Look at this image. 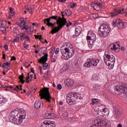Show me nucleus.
<instances>
[{
	"instance_id": "a19ab883",
	"label": "nucleus",
	"mask_w": 127,
	"mask_h": 127,
	"mask_svg": "<svg viewBox=\"0 0 127 127\" xmlns=\"http://www.w3.org/2000/svg\"><path fill=\"white\" fill-rule=\"evenodd\" d=\"M56 59H57L56 57L52 56L51 59L52 62L54 63L56 62Z\"/></svg>"
},
{
	"instance_id": "4468645a",
	"label": "nucleus",
	"mask_w": 127,
	"mask_h": 127,
	"mask_svg": "<svg viewBox=\"0 0 127 127\" xmlns=\"http://www.w3.org/2000/svg\"><path fill=\"white\" fill-rule=\"evenodd\" d=\"M66 87H71L74 85V80L71 79H67L64 80Z\"/></svg>"
},
{
	"instance_id": "603ef678",
	"label": "nucleus",
	"mask_w": 127,
	"mask_h": 127,
	"mask_svg": "<svg viewBox=\"0 0 127 127\" xmlns=\"http://www.w3.org/2000/svg\"><path fill=\"white\" fill-rule=\"evenodd\" d=\"M107 107H104L102 110H101V111H102V112H103V113H106L107 111Z\"/></svg>"
},
{
	"instance_id": "f257e3e1",
	"label": "nucleus",
	"mask_w": 127,
	"mask_h": 127,
	"mask_svg": "<svg viewBox=\"0 0 127 127\" xmlns=\"http://www.w3.org/2000/svg\"><path fill=\"white\" fill-rule=\"evenodd\" d=\"M65 11L62 12V15L63 16L62 18L60 17H58V20L57 21V23L58 25V27H55V28H53L51 31L52 34H54V33H57L58 31L61 29L64 26L66 25V23H67V20L65 18L64 16H66Z\"/></svg>"
},
{
	"instance_id": "3c124183",
	"label": "nucleus",
	"mask_w": 127,
	"mask_h": 127,
	"mask_svg": "<svg viewBox=\"0 0 127 127\" xmlns=\"http://www.w3.org/2000/svg\"><path fill=\"white\" fill-rule=\"evenodd\" d=\"M24 65H25V66H26V67H27V68H28V67H29V66H30V64H28V63H27V62H25L24 63Z\"/></svg>"
},
{
	"instance_id": "473e14b6",
	"label": "nucleus",
	"mask_w": 127,
	"mask_h": 127,
	"mask_svg": "<svg viewBox=\"0 0 127 127\" xmlns=\"http://www.w3.org/2000/svg\"><path fill=\"white\" fill-rule=\"evenodd\" d=\"M69 116V113L67 112H64L63 115V118L66 120V119H67V118H68V116Z\"/></svg>"
},
{
	"instance_id": "37998d69",
	"label": "nucleus",
	"mask_w": 127,
	"mask_h": 127,
	"mask_svg": "<svg viewBox=\"0 0 127 127\" xmlns=\"http://www.w3.org/2000/svg\"><path fill=\"white\" fill-rule=\"evenodd\" d=\"M86 39L87 40H88V41H89V40H92V38L90 37V34H87Z\"/></svg>"
},
{
	"instance_id": "338daca9",
	"label": "nucleus",
	"mask_w": 127,
	"mask_h": 127,
	"mask_svg": "<svg viewBox=\"0 0 127 127\" xmlns=\"http://www.w3.org/2000/svg\"><path fill=\"white\" fill-rule=\"evenodd\" d=\"M102 5H103V3L98 2V5L97 6H102Z\"/></svg>"
},
{
	"instance_id": "b1692460",
	"label": "nucleus",
	"mask_w": 127,
	"mask_h": 127,
	"mask_svg": "<svg viewBox=\"0 0 127 127\" xmlns=\"http://www.w3.org/2000/svg\"><path fill=\"white\" fill-rule=\"evenodd\" d=\"M2 68H4V67H10V63L7 62L6 63H4L1 65Z\"/></svg>"
},
{
	"instance_id": "423d86ee",
	"label": "nucleus",
	"mask_w": 127,
	"mask_h": 127,
	"mask_svg": "<svg viewBox=\"0 0 127 127\" xmlns=\"http://www.w3.org/2000/svg\"><path fill=\"white\" fill-rule=\"evenodd\" d=\"M108 120L105 118H99L94 121V126L99 127H106L108 125Z\"/></svg>"
},
{
	"instance_id": "20e7f679",
	"label": "nucleus",
	"mask_w": 127,
	"mask_h": 127,
	"mask_svg": "<svg viewBox=\"0 0 127 127\" xmlns=\"http://www.w3.org/2000/svg\"><path fill=\"white\" fill-rule=\"evenodd\" d=\"M40 93L41 100L45 99V100H46L47 102L51 103L52 97L50 95V92H49V88L46 87L44 89L41 90Z\"/></svg>"
},
{
	"instance_id": "f03ea898",
	"label": "nucleus",
	"mask_w": 127,
	"mask_h": 127,
	"mask_svg": "<svg viewBox=\"0 0 127 127\" xmlns=\"http://www.w3.org/2000/svg\"><path fill=\"white\" fill-rule=\"evenodd\" d=\"M61 52L62 54L67 53L68 57L71 58L75 54V50L72 47V45L70 47L69 44L64 43L61 48Z\"/></svg>"
},
{
	"instance_id": "0e129e2a",
	"label": "nucleus",
	"mask_w": 127,
	"mask_h": 127,
	"mask_svg": "<svg viewBox=\"0 0 127 127\" xmlns=\"http://www.w3.org/2000/svg\"><path fill=\"white\" fill-rule=\"evenodd\" d=\"M60 2H65L66 0H58Z\"/></svg>"
},
{
	"instance_id": "dca6fc26",
	"label": "nucleus",
	"mask_w": 127,
	"mask_h": 127,
	"mask_svg": "<svg viewBox=\"0 0 127 127\" xmlns=\"http://www.w3.org/2000/svg\"><path fill=\"white\" fill-rule=\"evenodd\" d=\"M75 35L73 36L74 38H75L76 36H78L82 33V28L80 26H78L75 29Z\"/></svg>"
},
{
	"instance_id": "5701e85b",
	"label": "nucleus",
	"mask_w": 127,
	"mask_h": 127,
	"mask_svg": "<svg viewBox=\"0 0 127 127\" xmlns=\"http://www.w3.org/2000/svg\"><path fill=\"white\" fill-rule=\"evenodd\" d=\"M45 118L46 120H51L52 119V114H46Z\"/></svg>"
},
{
	"instance_id": "c756f323",
	"label": "nucleus",
	"mask_w": 127,
	"mask_h": 127,
	"mask_svg": "<svg viewBox=\"0 0 127 127\" xmlns=\"http://www.w3.org/2000/svg\"><path fill=\"white\" fill-rule=\"evenodd\" d=\"M22 19L23 20H21V23H20V24L19 25L21 27L26 24V22H25V20H24V18H23Z\"/></svg>"
},
{
	"instance_id": "774afa93",
	"label": "nucleus",
	"mask_w": 127,
	"mask_h": 127,
	"mask_svg": "<svg viewBox=\"0 0 127 127\" xmlns=\"http://www.w3.org/2000/svg\"><path fill=\"white\" fill-rule=\"evenodd\" d=\"M117 127H123V126L122 125V124H118Z\"/></svg>"
},
{
	"instance_id": "1a4fd4ad",
	"label": "nucleus",
	"mask_w": 127,
	"mask_h": 127,
	"mask_svg": "<svg viewBox=\"0 0 127 127\" xmlns=\"http://www.w3.org/2000/svg\"><path fill=\"white\" fill-rule=\"evenodd\" d=\"M100 62V60L92 59H89L87 62L84 64L85 67H91V66H97Z\"/></svg>"
},
{
	"instance_id": "c9c22d12",
	"label": "nucleus",
	"mask_w": 127,
	"mask_h": 127,
	"mask_svg": "<svg viewBox=\"0 0 127 127\" xmlns=\"http://www.w3.org/2000/svg\"><path fill=\"white\" fill-rule=\"evenodd\" d=\"M0 31H2V32H5L6 31V28L3 26H0Z\"/></svg>"
},
{
	"instance_id": "4be33fe9",
	"label": "nucleus",
	"mask_w": 127,
	"mask_h": 127,
	"mask_svg": "<svg viewBox=\"0 0 127 127\" xmlns=\"http://www.w3.org/2000/svg\"><path fill=\"white\" fill-rule=\"evenodd\" d=\"M19 79L20 80V82H21V84H24L25 80H23L24 79V76H23V73H22V75L19 76Z\"/></svg>"
},
{
	"instance_id": "f704fd0d",
	"label": "nucleus",
	"mask_w": 127,
	"mask_h": 127,
	"mask_svg": "<svg viewBox=\"0 0 127 127\" xmlns=\"http://www.w3.org/2000/svg\"><path fill=\"white\" fill-rule=\"evenodd\" d=\"M71 99H73V98H72V96H71V94H68L67 96H66V102L71 100Z\"/></svg>"
},
{
	"instance_id": "c03bdc74",
	"label": "nucleus",
	"mask_w": 127,
	"mask_h": 127,
	"mask_svg": "<svg viewBox=\"0 0 127 127\" xmlns=\"http://www.w3.org/2000/svg\"><path fill=\"white\" fill-rule=\"evenodd\" d=\"M19 119H20L21 120H23L24 119H25V115H20L19 117Z\"/></svg>"
},
{
	"instance_id": "2f4dec72",
	"label": "nucleus",
	"mask_w": 127,
	"mask_h": 127,
	"mask_svg": "<svg viewBox=\"0 0 127 127\" xmlns=\"http://www.w3.org/2000/svg\"><path fill=\"white\" fill-rule=\"evenodd\" d=\"M115 46H115V43L114 44H111L109 46V48L110 49H111V50H114V51Z\"/></svg>"
},
{
	"instance_id": "8fccbe9b",
	"label": "nucleus",
	"mask_w": 127,
	"mask_h": 127,
	"mask_svg": "<svg viewBox=\"0 0 127 127\" xmlns=\"http://www.w3.org/2000/svg\"><path fill=\"white\" fill-rule=\"evenodd\" d=\"M59 51H60V49L57 48L55 51V54H58V53H59Z\"/></svg>"
},
{
	"instance_id": "72a5a7b5",
	"label": "nucleus",
	"mask_w": 127,
	"mask_h": 127,
	"mask_svg": "<svg viewBox=\"0 0 127 127\" xmlns=\"http://www.w3.org/2000/svg\"><path fill=\"white\" fill-rule=\"evenodd\" d=\"M19 41V37L16 36L13 40V42H18Z\"/></svg>"
},
{
	"instance_id": "a18cd8bd",
	"label": "nucleus",
	"mask_w": 127,
	"mask_h": 127,
	"mask_svg": "<svg viewBox=\"0 0 127 127\" xmlns=\"http://www.w3.org/2000/svg\"><path fill=\"white\" fill-rule=\"evenodd\" d=\"M57 89L58 90H61V89H62V85L60 84H58Z\"/></svg>"
},
{
	"instance_id": "39448f33",
	"label": "nucleus",
	"mask_w": 127,
	"mask_h": 127,
	"mask_svg": "<svg viewBox=\"0 0 127 127\" xmlns=\"http://www.w3.org/2000/svg\"><path fill=\"white\" fill-rule=\"evenodd\" d=\"M106 57L104 58V62L107 66H111V68L114 67V64L116 61L115 57H111L110 55H105Z\"/></svg>"
},
{
	"instance_id": "bf43d9fd",
	"label": "nucleus",
	"mask_w": 127,
	"mask_h": 127,
	"mask_svg": "<svg viewBox=\"0 0 127 127\" xmlns=\"http://www.w3.org/2000/svg\"><path fill=\"white\" fill-rule=\"evenodd\" d=\"M10 12L11 13H14V11H13V10H12V8L10 7Z\"/></svg>"
},
{
	"instance_id": "bb28decb",
	"label": "nucleus",
	"mask_w": 127,
	"mask_h": 127,
	"mask_svg": "<svg viewBox=\"0 0 127 127\" xmlns=\"http://www.w3.org/2000/svg\"><path fill=\"white\" fill-rule=\"evenodd\" d=\"M66 13V16H70L72 14V11L70 9H66L65 10Z\"/></svg>"
},
{
	"instance_id": "c85d7f7f",
	"label": "nucleus",
	"mask_w": 127,
	"mask_h": 127,
	"mask_svg": "<svg viewBox=\"0 0 127 127\" xmlns=\"http://www.w3.org/2000/svg\"><path fill=\"white\" fill-rule=\"evenodd\" d=\"M62 59H63V60H68L69 59V57L67 56V55H66V54H64L61 57Z\"/></svg>"
},
{
	"instance_id": "58836bf2",
	"label": "nucleus",
	"mask_w": 127,
	"mask_h": 127,
	"mask_svg": "<svg viewBox=\"0 0 127 127\" xmlns=\"http://www.w3.org/2000/svg\"><path fill=\"white\" fill-rule=\"evenodd\" d=\"M28 25H24V26H23V27L21 28L22 30H23L24 29H25V30H28Z\"/></svg>"
},
{
	"instance_id": "6e6d98bb",
	"label": "nucleus",
	"mask_w": 127,
	"mask_h": 127,
	"mask_svg": "<svg viewBox=\"0 0 127 127\" xmlns=\"http://www.w3.org/2000/svg\"><path fill=\"white\" fill-rule=\"evenodd\" d=\"M32 25H33V26H35L36 27H38V23H33Z\"/></svg>"
},
{
	"instance_id": "7c9ffc66",
	"label": "nucleus",
	"mask_w": 127,
	"mask_h": 127,
	"mask_svg": "<svg viewBox=\"0 0 127 127\" xmlns=\"http://www.w3.org/2000/svg\"><path fill=\"white\" fill-rule=\"evenodd\" d=\"M92 105H95V104H98L99 102H100V100L97 99H93L92 101Z\"/></svg>"
},
{
	"instance_id": "4d7b16f0",
	"label": "nucleus",
	"mask_w": 127,
	"mask_h": 127,
	"mask_svg": "<svg viewBox=\"0 0 127 127\" xmlns=\"http://www.w3.org/2000/svg\"><path fill=\"white\" fill-rule=\"evenodd\" d=\"M96 14H93L92 15H91V17H93V18H94L95 19H96V18H97V17H96Z\"/></svg>"
},
{
	"instance_id": "de8ad7c7",
	"label": "nucleus",
	"mask_w": 127,
	"mask_h": 127,
	"mask_svg": "<svg viewBox=\"0 0 127 127\" xmlns=\"http://www.w3.org/2000/svg\"><path fill=\"white\" fill-rule=\"evenodd\" d=\"M76 3H73L70 6L69 5V7H71V8H74L75 6H76Z\"/></svg>"
},
{
	"instance_id": "e2e57ef3",
	"label": "nucleus",
	"mask_w": 127,
	"mask_h": 127,
	"mask_svg": "<svg viewBox=\"0 0 127 127\" xmlns=\"http://www.w3.org/2000/svg\"><path fill=\"white\" fill-rule=\"evenodd\" d=\"M11 60H16V58L14 56L11 57Z\"/></svg>"
},
{
	"instance_id": "cd10ccee",
	"label": "nucleus",
	"mask_w": 127,
	"mask_h": 127,
	"mask_svg": "<svg viewBox=\"0 0 127 127\" xmlns=\"http://www.w3.org/2000/svg\"><path fill=\"white\" fill-rule=\"evenodd\" d=\"M25 8L27 10H29V13H30V14H32L33 13V11L32 10V8H29L28 7H27V6H25Z\"/></svg>"
},
{
	"instance_id": "680f3d73",
	"label": "nucleus",
	"mask_w": 127,
	"mask_h": 127,
	"mask_svg": "<svg viewBox=\"0 0 127 127\" xmlns=\"http://www.w3.org/2000/svg\"><path fill=\"white\" fill-rule=\"evenodd\" d=\"M124 92L125 93V94H127V85H126V87L124 90Z\"/></svg>"
},
{
	"instance_id": "393cba45",
	"label": "nucleus",
	"mask_w": 127,
	"mask_h": 127,
	"mask_svg": "<svg viewBox=\"0 0 127 127\" xmlns=\"http://www.w3.org/2000/svg\"><path fill=\"white\" fill-rule=\"evenodd\" d=\"M71 97H72L73 99H75L77 100L78 98H79V96H78V95L76 93V92H73L72 94H71Z\"/></svg>"
},
{
	"instance_id": "f8f14e48",
	"label": "nucleus",
	"mask_w": 127,
	"mask_h": 127,
	"mask_svg": "<svg viewBox=\"0 0 127 127\" xmlns=\"http://www.w3.org/2000/svg\"><path fill=\"white\" fill-rule=\"evenodd\" d=\"M41 127H55V124L50 121H44L42 123Z\"/></svg>"
},
{
	"instance_id": "0eeeda50",
	"label": "nucleus",
	"mask_w": 127,
	"mask_h": 127,
	"mask_svg": "<svg viewBox=\"0 0 127 127\" xmlns=\"http://www.w3.org/2000/svg\"><path fill=\"white\" fill-rule=\"evenodd\" d=\"M53 19H55V20L57 21L58 20V16H52L50 18L45 19L44 21V24H46L48 26H51L52 28H55V26L54 25V24H53ZM46 22H47V24Z\"/></svg>"
},
{
	"instance_id": "f3484780",
	"label": "nucleus",
	"mask_w": 127,
	"mask_h": 127,
	"mask_svg": "<svg viewBox=\"0 0 127 127\" xmlns=\"http://www.w3.org/2000/svg\"><path fill=\"white\" fill-rule=\"evenodd\" d=\"M20 40H23V39H26L28 41H30V37L28 35H25V33H21L20 34Z\"/></svg>"
},
{
	"instance_id": "69168bd1",
	"label": "nucleus",
	"mask_w": 127,
	"mask_h": 127,
	"mask_svg": "<svg viewBox=\"0 0 127 127\" xmlns=\"http://www.w3.org/2000/svg\"><path fill=\"white\" fill-rule=\"evenodd\" d=\"M2 59H4V60H5V54H3Z\"/></svg>"
},
{
	"instance_id": "6ab92c4d",
	"label": "nucleus",
	"mask_w": 127,
	"mask_h": 127,
	"mask_svg": "<svg viewBox=\"0 0 127 127\" xmlns=\"http://www.w3.org/2000/svg\"><path fill=\"white\" fill-rule=\"evenodd\" d=\"M34 107L35 109H37V110L40 109L41 108V101L39 100H36L34 103Z\"/></svg>"
},
{
	"instance_id": "5fc2aeb1",
	"label": "nucleus",
	"mask_w": 127,
	"mask_h": 127,
	"mask_svg": "<svg viewBox=\"0 0 127 127\" xmlns=\"http://www.w3.org/2000/svg\"><path fill=\"white\" fill-rule=\"evenodd\" d=\"M23 45L24 48H26L27 47H28V45H26V42H24Z\"/></svg>"
},
{
	"instance_id": "49530a36",
	"label": "nucleus",
	"mask_w": 127,
	"mask_h": 127,
	"mask_svg": "<svg viewBox=\"0 0 127 127\" xmlns=\"http://www.w3.org/2000/svg\"><path fill=\"white\" fill-rule=\"evenodd\" d=\"M4 103V99L3 98H0V104Z\"/></svg>"
},
{
	"instance_id": "09e8293b",
	"label": "nucleus",
	"mask_w": 127,
	"mask_h": 127,
	"mask_svg": "<svg viewBox=\"0 0 127 127\" xmlns=\"http://www.w3.org/2000/svg\"><path fill=\"white\" fill-rule=\"evenodd\" d=\"M22 85H20V87L18 85L16 86V88L18 89V90H20L21 91L22 90V88L21 87Z\"/></svg>"
},
{
	"instance_id": "052dcab7",
	"label": "nucleus",
	"mask_w": 127,
	"mask_h": 127,
	"mask_svg": "<svg viewBox=\"0 0 127 127\" xmlns=\"http://www.w3.org/2000/svg\"><path fill=\"white\" fill-rule=\"evenodd\" d=\"M4 48H5L6 50H8V47H7V45H4Z\"/></svg>"
},
{
	"instance_id": "ddd939ff",
	"label": "nucleus",
	"mask_w": 127,
	"mask_h": 127,
	"mask_svg": "<svg viewBox=\"0 0 127 127\" xmlns=\"http://www.w3.org/2000/svg\"><path fill=\"white\" fill-rule=\"evenodd\" d=\"M127 85L126 84H121L120 86H116L115 88V91L119 92V93H125V89H126Z\"/></svg>"
},
{
	"instance_id": "4c0bfd02",
	"label": "nucleus",
	"mask_w": 127,
	"mask_h": 127,
	"mask_svg": "<svg viewBox=\"0 0 127 127\" xmlns=\"http://www.w3.org/2000/svg\"><path fill=\"white\" fill-rule=\"evenodd\" d=\"M48 78H49V77L48 71L44 74V78L46 80V79H48Z\"/></svg>"
},
{
	"instance_id": "9b49d317",
	"label": "nucleus",
	"mask_w": 127,
	"mask_h": 127,
	"mask_svg": "<svg viewBox=\"0 0 127 127\" xmlns=\"http://www.w3.org/2000/svg\"><path fill=\"white\" fill-rule=\"evenodd\" d=\"M18 115V111H13L11 112L9 116V120L10 122L12 123L16 119V117Z\"/></svg>"
},
{
	"instance_id": "7ed1b4c3",
	"label": "nucleus",
	"mask_w": 127,
	"mask_h": 127,
	"mask_svg": "<svg viewBox=\"0 0 127 127\" xmlns=\"http://www.w3.org/2000/svg\"><path fill=\"white\" fill-rule=\"evenodd\" d=\"M111 31V28L108 25L104 24L100 25L98 28V34L103 38L107 37Z\"/></svg>"
},
{
	"instance_id": "9d476101",
	"label": "nucleus",
	"mask_w": 127,
	"mask_h": 127,
	"mask_svg": "<svg viewBox=\"0 0 127 127\" xmlns=\"http://www.w3.org/2000/svg\"><path fill=\"white\" fill-rule=\"evenodd\" d=\"M112 24L113 26H114V27H116V26L117 25L119 29H122V28H124L125 24H127V23H124V21H123L121 18H117L115 21L112 22Z\"/></svg>"
},
{
	"instance_id": "2eb2a0df",
	"label": "nucleus",
	"mask_w": 127,
	"mask_h": 127,
	"mask_svg": "<svg viewBox=\"0 0 127 127\" xmlns=\"http://www.w3.org/2000/svg\"><path fill=\"white\" fill-rule=\"evenodd\" d=\"M113 115L116 119H119V118L121 117V111H120V110L117 108H114L113 111Z\"/></svg>"
},
{
	"instance_id": "a878e982",
	"label": "nucleus",
	"mask_w": 127,
	"mask_h": 127,
	"mask_svg": "<svg viewBox=\"0 0 127 127\" xmlns=\"http://www.w3.org/2000/svg\"><path fill=\"white\" fill-rule=\"evenodd\" d=\"M88 34H90V36L92 38V40L95 39L96 38V34H94L91 32H88Z\"/></svg>"
},
{
	"instance_id": "864d4df0",
	"label": "nucleus",
	"mask_w": 127,
	"mask_h": 127,
	"mask_svg": "<svg viewBox=\"0 0 127 127\" xmlns=\"http://www.w3.org/2000/svg\"><path fill=\"white\" fill-rule=\"evenodd\" d=\"M70 25H72V23L71 22H68L66 24V27H69V26H70Z\"/></svg>"
},
{
	"instance_id": "13d9d810",
	"label": "nucleus",
	"mask_w": 127,
	"mask_h": 127,
	"mask_svg": "<svg viewBox=\"0 0 127 127\" xmlns=\"http://www.w3.org/2000/svg\"><path fill=\"white\" fill-rule=\"evenodd\" d=\"M11 90H13V91H17V92H18V90L15 88V87L12 86V88H11Z\"/></svg>"
},
{
	"instance_id": "ea45409f",
	"label": "nucleus",
	"mask_w": 127,
	"mask_h": 127,
	"mask_svg": "<svg viewBox=\"0 0 127 127\" xmlns=\"http://www.w3.org/2000/svg\"><path fill=\"white\" fill-rule=\"evenodd\" d=\"M72 99L66 101V102L68 103V105H70V106H72V105H73V101H72Z\"/></svg>"
},
{
	"instance_id": "aec40b11",
	"label": "nucleus",
	"mask_w": 127,
	"mask_h": 127,
	"mask_svg": "<svg viewBox=\"0 0 127 127\" xmlns=\"http://www.w3.org/2000/svg\"><path fill=\"white\" fill-rule=\"evenodd\" d=\"M15 125H20L22 123V120L20 118H15V119L12 122Z\"/></svg>"
},
{
	"instance_id": "79ce46f5",
	"label": "nucleus",
	"mask_w": 127,
	"mask_h": 127,
	"mask_svg": "<svg viewBox=\"0 0 127 127\" xmlns=\"http://www.w3.org/2000/svg\"><path fill=\"white\" fill-rule=\"evenodd\" d=\"M40 49H41L42 50H43L42 51L43 54H45V51H46V48L45 47H42V48H40Z\"/></svg>"
},
{
	"instance_id": "e433bc0d",
	"label": "nucleus",
	"mask_w": 127,
	"mask_h": 127,
	"mask_svg": "<svg viewBox=\"0 0 127 127\" xmlns=\"http://www.w3.org/2000/svg\"><path fill=\"white\" fill-rule=\"evenodd\" d=\"M34 37H35L36 39H39V40H41V39H42V35H34Z\"/></svg>"
},
{
	"instance_id": "a211bd4d",
	"label": "nucleus",
	"mask_w": 127,
	"mask_h": 127,
	"mask_svg": "<svg viewBox=\"0 0 127 127\" xmlns=\"http://www.w3.org/2000/svg\"><path fill=\"white\" fill-rule=\"evenodd\" d=\"M122 13V12L121 9H119V10L117 9H114L113 11L111 12V16L112 17H115V16H116V15H118V14H120Z\"/></svg>"
},
{
	"instance_id": "412c9836",
	"label": "nucleus",
	"mask_w": 127,
	"mask_h": 127,
	"mask_svg": "<svg viewBox=\"0 0 127 127\" xmlns=\"http://www.w3.org/2000/svg\"><path fill=\"white\" fill-rule=\"evenodd\" d=\"M115 46H114V51H116V52H118L120 51V49L121 47H120V42L115 43Z\"/></svg>"
},
{
	"instance_id": "6e6552de",
	"label": "nucleus",
	"mask_w": 127,
	"mask_h": 127,
	"mask_svg": "<svg viewBox=\"0 0 127 127\" xmlns=\"http://www.w3.org/2000/svg\"><path fill=\"white\" fill-rule=\"evenodd\" d=\"M48 59V54H45L39 61L38 63L43 64L44 70H46L48 68V64L46 63Z\"/></svg>"
}]
</instances>
